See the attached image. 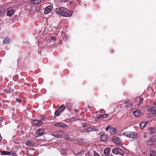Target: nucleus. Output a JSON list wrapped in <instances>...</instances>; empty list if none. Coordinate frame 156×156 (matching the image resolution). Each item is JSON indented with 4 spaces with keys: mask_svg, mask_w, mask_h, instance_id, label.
Segmentation results:
<instances>
[{
    "mask_svg": "<svg viewBox=\"0 0 156 156\" xmlns=\"http://www.w3.org/2000/svg\"><path fill=\"white\" fill-rule=\"evenodd\" d=\"M56 13L59 15L66 17H69L72 15L71 11L64 7H61L55 9Z\"/></svg>",
    "mask_w": 156,
    "mask_h": 156,
    "instance_id": "obj_1",
    "label": "nucleus"
},
{
    "mask_svg": "<svg viewBox=\"0 0 156 156\" xmlns=\"http://www.w3.org/2000/svg\"><path fill=\"white\" fill-rule=\"evenodd\" d=\"M113 153L116 154H120L123 155L125 154L124 152L122 150L118 147H115L112 150Z\"/></svg>",
    "mask_w": 156,
    "mask_h": 156,
    "instance_id": "obj_2",
    "label": "nucleus"
},
{
    "mask_svg": "<svg viewBox=\"0 0 156 156\" xmlns=\"http://www.w3.org/2000/svg\"><path fill=\"white\" fill-rule=\"evenodd\" d=\"M65 109V106L64 105H62L55 112V115L56 116H59L61 113H62Z\"/></svg>",
    "mask_w": 156,
    "mask_h": 156,
    "instance_id": "obj_3",
    "label": "nucleus"
},
{
    "mask_svg": "<svg viewBox=\"0 0 156 156\" xmlns=\"http://www.w3.org/2000/svg\"><path fill=\"white\" fill-rule=\"evenodd\" d=\"M147 144L148 146H151L156 144V136H153L147 140Z\"/></svg>",
    "mask_w": 156,
    "mask_h": 156,
    "instance_id": "obj_4",
    "label": "nucleus"
},
{
    "mask_svg": "<svg viewBox=\"0 0 156 156\" xmlns=\"http://www.w3.org/2000/svg\"><path fill=\"white\" fill-rule=\"evenodd\" d=\"M112 140L114 143L117 144L121 145L122 143L121 139L116 136H113L112 138Z\"/></svg>",
    "mask_w": 156,
    "mask_h": 156,
    "instance_id": "obj_5",
    "label": "nucleus"
},
{
    "mask_svg": "<svg viewBox=\"0 0 156 156\" xmlns=\"http://www.w3.org/2000/svg\"><path fill=\"white\" fill-rule=\"evenodd\" d=\"M32 123L36 126H40L42 124L43 122L41 120H35L32 121Z\"/></svg>",
    "mask_w": 156,
    "mask_h": 156,
    "instance_id": "obj_6",
    "label": "nucleus"
},
{
    "mask_svg": "<svg viewBox=\"0 0 156 156\" xmlns=\"http://www.w3.org/2000/svg\"><path fill=\"white\" fill-rule=\"evenodd\" d=\"M142 114L140 110H136L133 112V115L136 117H138L140 116Z\"/></svg>",
    "mask_w": 156,
    "mask_h": 156,
    "instance_id": "obj_7",
    "label": "nucleus"
},
{
    "mask_svg": "<svg viewBox=\"0 0 156 156\" xmlns=\"http://www.w3.org/2000/svg\"><path fill=\"white\" fill-rule=\"evenodd\" d=\"M15 11L12 9V8L9 7L7 9V15L8 16H11L15 12Z\"/></svg>",
    "mask_w": 156,
    "mask_h": 156,
    "instance_id": "obj_8",
    "label": "nucleus"
},
{
    "mask_svg": "<svg viewBox=\"0 0 156 156\" xmlns=\"http://www.w3.org/2000/svg\"><path fill=\"white\" fill-rule=\"evenodd\" d=\"M52 8V7L50 5L46 7L44 9V14H47L51 12Z\"/></svg>",
    "mask_w": 156,
    "mask_h": 156,
    "instance_id": "obj_9",
    "label": "nucleus"
},
{
    "mask_svg": "<svg viewBox=\"0 0 156 156\" xmlns=\"http://www.w3.org/2000/svg\"><path fill=\"white\" fill-rule=\"evenodd\" d=\"M148 111L151 112L154 115H156V106L152 107L148 109Z\"/></svg>",
    "mask_w": 156,
    "mask_h": 156,
    "instance_id": "obj_10",
    "label": "nucleus"
},
{
    "mask_svg": "<svg viewBox=\"0 0 156 156\" xmlns=\"http://www.w3.org/2000/svg\"><path fill=\"white\" fill-rule=\"evenodd\" d=\"M44 131L43 129H38L36 132L37 135L36 136L37 137L39 136H42L44 134Z\"/></svg>",
    "mask_w": 156,
    "mask_h": 156,
    "instance_id": "obj_11",
    "label": "nucleus"
},
{
    "mask_svg": "<svg viewBox=\"0 0 156 156\" xmlns=\"http://www.w3.org/2000/svg\"><path fill=\"white\" fill-rule=\"evenodd\" d=\"M53 125L56 126H59L62 128L65 127L67 126V125L64 123L62 122H57L56 123L54 124Z\"/></svg>",
    "mask_w": 156,
    "mask_h": 156,
    "instance_id": "obj_12",
    "label": "nucleus"
},
{
    "mask_svg": "<svg viewBox=\"0 0 156 156\" xmlns=\"http://www.w3.org/2000/svg\"><path fill=\"white\" fill-rule=\"evenodd\" d=\"M137 137L138 134L137 133L130 132L129 137L135 139Z\"/></svg>",
    "mask_w": 156,
    "mask_h": 156,
    "instance_id": "obj_13",
    "label": "nucleus"
},
{
    "mask_svg": "<svg viewBox=\"0 0 156 156\" xmlns=\"http://www.w3.org/2000/svg\"><path fill=\"white\" fill-rule=\"evenodd\" d=\"M108 135L105 134H102L101 137V140L102 141H106L108 140Z\"/></svg>",
    "mask_w": 156,
    "mask_h": 156,
    "instance_id": "obj_14",
    "label": "nucleus"
},
{
    "mask_svg": "<svg viewBox=\"0 0 156 156\" xmlns=\"http://www.w3.org/2000/svg\"><path fill=\"white\" fill-rule=\"evenodd\" d=\"M111 148L110 147H108L106 148L104 150V153L106 155H109Z\"/></svg>",
    "mask_w": 156,
    "mask_h": 156,
    "instance_id": "obj_15",
    "label": "nucleus"
},
{
    "mask_svg": "<svg viewBox=\"0 0 156 156\" xmlns=\"http://www.w3.org/2000/svg\"><path fill=\"white\" fill-rule=\"evenodd\" d=\"M6 13L5 9L4 8H0V16H3Z\"/></svg>",
    "mask_w": 156,
    "mask_h": 156,
    "instance_id": "obj_16",
    "label": "nucleus"
},
{
    "mask_svg": "<svg viewBox=\"0 0 156 156\" xmlns=\"http://www.w3.org/2000/svg\"><path fill=\"white\" fill-rule=\"evenodd\" d=\"M10 40L8 37H5L3 39V43L4 44H8L9 43Z\"/></svg>",
    "mask_w": 156,
    "mask_h": 156,
    "instance_id": "obj_17",
    "label": "nucleus"
},
{
    "mask_svg": "<svg viewBox=\"0 0 156 156\" xmlns=\"http://www.w3.org/2000/svg\"><path fill=\"white\" fill-rule=\"evenodd\" d=\"M123 104L124 106H126L127 108H128L131 105L132 102L130 101H128L126 102Z\"/></svg>",
    "mask_w": 156,
    "mask_h": 156,
    "instance_id": "obj_18",
    "label": "nucleus"
},
{
    "mask_svg": "<svg viewBox=\"0 0 156 156\" xmlns=\"http://www.w3.org/2000/svg\"><path fill=\"white\" fill-rule=\"evenodd\" d=\"M109 115L108 114H102L100 115L97 118V119H100L102 118H106L109 116Z\"/></svg>",
    "mask_w": 156,
    "mask_h": 156,
    "instance_id": "obj_19",
    "label": "nucleus"
},
{
    "mask_svg": "<svg viewBox=\"0 0 156 156\" xmlns=\"http://www.w3.org/2000/svg\"><path fill=\"white\" fill-rule=\"evenodd\" d=\"M41 2V0H32L30 1L31 4H37L40 3Z\"/></svg>",
    "mask_w": 156,
    "mask_h": 156,
    "instance_id": "obj_20",
    "label": "nucleus"
},
{
    "mask_svg": "<svg viewBox=\"0 0 156 156\" xmlns=\"http://www.w3.org/2000/svg\"><path fill=\"white\" fill-rule=\"evenodd\" d=\"M147 132L150 134H153L155 133V129L153 127H151L148 129Z\"/></svg>",
    "mask_w": 156,
    "mask_h": 156,
    "instance_id": "obj_21",
    "label": "nucleus"
},
{
    "mask_svg": "<svg viewBox=\"0 0 156 156\" xmlns=\"http://www.w3.org/2000/svg\"><path fill=\"white\" fill-rule=\"evenodd\" d=\"M1 152V154L2 155H11V152L8 151H0Z\"/></svg>",
    "mask_w": 156,
    "mask_h": 156,
    "instance_id": "obj_22",
    "label": "nucleus"
},
{
    "mask_svg": "<svg viewBox=\"0 0 156 156\" xmlns=\"http://www.w3.org/2000/svg\"><path fill=\"white\" fill-rule=\"evenodd\" d=\"M26 144L28 146H32L33 145L34 143L30 140H28L26 142Z\"/></svg>",
    "mask_w": 156,
    "mask_h": 156,
    "instance_id": "obj_23",
    "label": "nucleus"
},
{
    "mask_svg": "<svg viewBox=\"0 0 156 156\" xmlns=\"http://www.w3.org/2000/svg\"><path fill=\"white\" fill-rule=\"evenodd\" d=\"M147 123V122H143L140 123L139 125L140 128L143 129L146 126Z\"/></svg>",
    "mask_w": 156,
    "mask_h": 156,
    "instance_id": "obj_24",
    "label": "nucleus"
},
{
    "mask_svg": "<svg viewBox=\"0 0 156 156\" xmlns=\"http://www.w3.org/2000/svg\"><path fill=\"white\" fill-rule=\"evenodd\" d=\"M110 132L111 133H115L116 132V129L114 128H111L110 129Z\"/></svg>",
    "mask_w": 156,
    "mask_h": 156,
    "instance_id": "obj_25",
    "label": "nucleus"
},
{
    "mask_svg": "<svg viewBox=\"0 0 156 156\" xmlns=\"http://www.w3.org/2000/svg\"><path fill=\"white\" fill-rule=\"evenodd\" d=\"M130 132H124L123 133V135L126 137H129V136Z\"/></svg>",
    "mask_w": 156,
    "mask_h": 156,
    "instance_id": "obj_26",
    "label": "nucleus"
},
{
    "mask_svg": "<svg viewBox=\"0 0 156 156\" xmlns=\"http://www.w3.org/2000/svg\"><path fill=\"white\" fill-rule=\"evenodd\" d=\"M73 104L70 103L69 101H68L66 105V107L67 108H69L72 106Z\"/></svg>",
    "mask_w": 156,
    "mask_h": 156,
    "instance_id": "obj_27",
    "label": "nucleus"
},
{
    "mask_svg": "<svg viewBox=\"0 0 156 156\" xmlns=\"http://www.w3.org/2000/svg\"><path fill=\"white\" fill-rule=\"evenodd\" d=\"M151 154L150 156H156L155 152L151 150L150 151Z\"/></svg>",
    "mask_w": 156,
    "mask_h": 156,
    "instance_id": "obj_28",
    "label": "nucleus"
},
{
    "mask_svg": "<svg viewBox=\"0 0 156 156\" xmlns=\"http://www.w3.org/2000/svg\"><path fill=\"white\" fill-rule=\"evenodd\" d=\"M89 124L88 123L84 122L82 124V126L83 127H86L88 126H89Z\"/></svg>",
    "mask_w": 156,
    "mask_h": 156,
    "instance_id": "obj_29",
    "label": "nucleus"
},
{
    "mask_svg": "<svg viewBox=\"0 0 156 156\" xmlns=\"http://www.w3.org/2000/svg\"><path fill=\"white\" fill-rule=\"evenodd\" d=\"M87 131L88 132H90L93 131V128L91 127H88L87 128Z\"/></svg>",
    "mask_w": 156,
    "mask_h": 156,
    "instance_id": "obj_30",
    "label": "nucleus"
},
{
    "mask_svg": "<svg viewBox=\"0 0 156 156\" xmlns=\"http://www.w3.org/2000/svg\"><path fill=\"white\" fill-rule=\"evenodd\" d=\"M143 98H140L139 99V105H140L142 103L143 101Z\"/></svg>",
    "mask_w": 156,
    "mask_h": 156,
    "instance_id": "obj_31",
    "label": "nucleus"
},
{
    "mask_svg": "<svg viewBox=\"0 0 156 156\" xmlns=\"http://www.w3.org/2000/svg\"><path fill=\"white\" fill-rule=\"evenodd\" d=\"M82 132H84V133H86V132H88L87 131V128L86 129H84L82 130Z\"/></svg>",
    "mask_w": 156,
    "mask_h": 156,
    "instance_id": "obj_32",
    "label": "nucleus"
},
{
    "mask_svg": "<svg viewBox=\"0 0 156 156\" xmlns=\"http://www.w3.org/2000/svg\"><path fill=\"white\" fill-rule=\"evenodd\" d=\"M51 40L52 41H55L56 40V37L52 36L51 38Z\"/></svg>",
    "mask_w": 156,
    "mask_h": 156,
    "instance_id": "obj_33",
    "label": "nucleus"
},
{
    "mask_svg": "<svg viewBox=\"0 0 156 156\" xmlns=\"http://www.w3.org/2000/svg\"><path fill=\"white\" fill-rule=\"evenodd\" d=\"M16 101L17 102L20 103L21 101V100L20 99L18 98V99H16Z\"/></svg>",
    "mask_w": 156,
    "mask_h": 156,
    "instance_id": "obj_34",
    "label": "nucleus"
},
{
    "mask_svg": "<svg viewBox=\"0 0 156 156\" xmlns=\"http://www.w3.org/2000/svg\"><path fill=\"white\" fill-rule=\"evenodd\" d=\"M110 127L109 126H107L105 129V130L106 131H108L109 129L110 128Z\"/></svg>",
    "mask_w": 156,
    "mask_h": 156,
    "instance_id": "obj_35",
    "label": "nucleus"
},
{
    "mask_svg": "<svg viewBox=\"0 0 156 156\" xmlns=\"http://www.w3.org/2000/svg\"><path fill=\"white\" fill-rule=\"evenodd\" d=\"M94 156H100L97 153L95 152H94Z\"/></svg>",
    "mask_w": 156,
    "mask_h": 156,
    "instance_id": "obj_36",
    "label": "nucleus"
},
{
    "mask_svg": "<svg viewBox=\"0 0 156 156\" xmlns=\"http://www.w3.org/2000/svg\"><path fill=\"white\" fill-rule=\"evenodd\" d=\"M98 129L96 128H93V131H98Z\"/></svg>",
    "mask_w": 156,
    "mask_h": 156,
    "instance_id": "obj_37",
    "label": "nucleus"
},
{
    "mask_svg": "<svg viewBox=\"0 0 156 156\" xmlns=\"http://www.w3.org/2000/svg\"><path fill=\"white\" fill-rule=\"evenodd\" d=\"M70 0H62V1L64 2H67L69 1Z\"/></svg>",
    "mask_w": 156,
    "mask_h": 156,
    "instance_id": "obj_38",
    "label": "nucleus"
},
{
    "mask_svg": "<svg viewBox=\"0 0 156 156\" xmlns=\"http://www.w3.org/2000/svg\"><path fill=\"white\" fill-rule=\"evenodd\" d=\"M146 136H147V135L144 133L143 136V137L144 138H145Z\"/></svg>",
    "mask_w": 156,
    "mask_h": 156,
    "instance_id": "obj_39",
    "label": "nucleus"
},
{
    "mask_svg": "<svg viewBox=\"0 0 156 156\" xmlns=\"http://www.w3.org/2000/svg\"><path fill=\"white\" fill-rule=\"evenodd\" d=\"M12 155L13 156H17V155L15 153H13Z\"/></svg>",
    "mask_w": 156,
    "mask_h": 156,
    "instance_id": "obj_40",
    "label": "nucleus"
},
{
    "mask_svg": "<svg viewBox=\"0 0 156 156\" xmlns=\"http://www.w3.org/2000/svg\"><path fill=\"white\" fill-rule=\"evenodd\" d=\"M114 52V51L113 50H112L111 51V53H112Z\"/></svg>",
    "mask_w": 156,
    "mask_h": 156,
    "instance_id": "obj_41",
    "label": "nucleus"
},
{
    "mask_svg": "<svg viewBox=\"0 0 156 156\" xmlns=\"http://www.w3.org/2000/svg\"><path fill=\"white\" fill-rule=\"evenodd\" d=\"M73 119V118H72L70 119H69V120H70V121H71V120Z\"/></svg>",
    "mask_w": 156,
    "mask_h": 156,
    "instance_id": "obj_42",
    "label": "nucleus"
},
{
    "mask_svg": "<svg viewBox=\"0 0 156 156\" xmlns=\"http://www.w3.org/2000/svg\"><path fill=\"white\" fill-rule=\"evenodd\" d=\"M103 110V109H101V110H100V112H101V111L102 110Z\"/></svg>",
    "mask_w": 156,
    "mask_h": 156,
    "instance_id": "obj_43",
    "label": "nucleus"
},
{
    "mask_svg": "<svg viewBox=\"0 0 156 156\" xmlns=\"http://www.w3.org/2000/svg\"><path fill=\"white\" fill-rule=\"evenodd\" d=\"M154 104L155 105H156V103H154Z\"/></svg>",
    "mask_w": 156,
    "mask_h": 156,
    "instance_id": "obj_44",
    "label": "nucleus"
},
{
    "mask_svg": "<svg viewBox=\"0 0 156 156\" xmlns=\"http://www.w3.org/2000/svg\"><path fill=\"white\" fill-rule=\"evenodd\" d=\"M1 104H0V107H1Z\"/></svg>",
    "mask_w": 156,
    "mask_h": 156,
    "instance_id": "obj_45",
    "label": "nucleus"
}]
</instances>
